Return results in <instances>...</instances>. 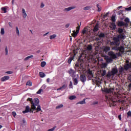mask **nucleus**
Segmentation results:
<instances>
[{
	"label": "nucleus",
	"mask_w": 131,
	"mask_h": 131,
	"mask_svg": "<svg viewBox=\"0 0 131 131\" xmlns=\"http://www.w3.org/2000/svg\"><path fill=\"white\" fill-rule=\"evenodd\" d=\"M117 32L119 33L116 37H114L113 41L110 42V46L112 47V50L113 51H116V52H119L116 54L112 51L108 52L107 55L105 57V60L107 63H112L113 60L117 58V56L120 57L123 53H124V47L120 45V40H124L126 38L125 33V29L119 28L117 30ZM117 55V56L116 55Z\"/></svg>",
	"instance_id": "1"
},
{
	"label": "nucleus",
	"mask_w": 131,
	"mask_h": 131,
	"mask_svg": "<svg viewBox=\"0 0 131 131\" xmlns=\"http://www.w3.org/2000/svg\"><path fill=\"white\" fill-rule=\"evenodd\" d=\"M27 101H29L32 104V109L33 111L36 110V106L39 105V99L37 98H34L33 100L31 98L27 99Z\"/></svg>",
	"instance_id": "2"
},
{
	"label": "nucleus",
	"mask_w": 131,
	"mask_h": 131,
	"mask_svg": "<svg viewBox=\"0 0 131 131\" xmlns=\"http://www.w3.org/2000/svg\"><path fill=\"white\" fill-rule=\"evenodd\" d=\"M129 69H131V62L125 64L124 68L121 67L119 69V73L120 74H122L123 71H127V70H129Z\"/></svg>",
	"instance_id": "3"
},
{
	"label": "nucleus",
	"mask_w": 131,
	"mask_h": 131,
	"mask_svg": "<svg viewBox=\"0 0 131 131\" xmlns=\"http://www.w3.org/2000/svg\"><path fill=\"white\" fill-rule=\"evenodd\" d=\"M101 91L102 93H104V94H112V93H113V89H108V88H104V89H101Z\"/></svg>",
	"instance_id": "4"
},
{
	"label": "nucleus",
	"mask_w": 131,
	"mask_h": 131,
	"mask_svg": "<svg viewBox=\"0 0 131 131\" xmlns=\"http://www.w3.org/2000/svg\"><path fill=\"white\" fill-rule=\"evenodd\" d=\"M96 36L98 37H96L95 40H96V41H99V40H101V39H102L103 37H105V34L103 33H100L99 34H97Z\"/></svg>",
	"instance_id": "5"
},
{
	"label": "nucleus",
	"mask_w": 131,
	"mask_h": 131,
	"mask_svg": "<svg viewBox=\"0 0 131 131\" xmlns=\"http://www.w3.org/2000/svg\"><path fill=\"white\" fill-rule=\"evenodd\" d=\"M32 110H33L32 109V107H31V109H30V107H29V106L27 105L26 106V109L25 111H23V113L24 114H25V113H28V112H31V113H33V111H32Z\"/></svg>",
	"instance_id": "6"
},
{
	"label": "nucleus",
	"mask_w": 131,
	"mask_h": 131,
	"mask_svg": "<svg viewBox=\"0 0 131 131\" xmlns=\"http://www.w3.org/2000/svg\"><path fill=\"white\" fill-rule=\"evenodd\" d=\"M20 126H22V127H25V126H26V125L27 124V122H26V120L25 119L23 118L20 121Z\"/></svg>",
	"instance_id": "7"
},
{
	"label": "nucleus",
	"mask_w": 131,
	"mask_h": 131,
	"mask_svg": "<svg viewBox=\"0 0 131 131\" xmlns=\"http://www.w3.org/2000/svg\"><path fill=\"white\" fill-rule=\"evenodd\" d=\"M80 28V26H79L77 27L76 31H73V33L72 34V35L73 37H76L77 34H78V32H79V29Z\"/></svg>",
	"instance_id": "8"
},
{
	"label": "nucleus",
	"mask_w": 131,
	"mask_h": 131,
	"mask_svg": "<svg viewBox=\"0 0 131 131\" xmlns=\"http://www.w3.org/2000/svg\"><path fill=\"white\" fill-rule=\"evenodd\" d=\"M69 73L70 75V76H72V77H74L75 76V73H76V72L74 71V70L72 69H70L69 70Z\"/></svg>",
	"instance_id": "9"
},
{
	"label": "nucleus",
	"mask_w": 131,
	"mask_h": 131,
	"mask_svg": "<svg viewBox=\"0 0 131 131\" xmlns=\"http://www.w3.org/2000/svg\"><path fill=\"white\" fill-rule=\"evenodd\" d=\"M80 79L82 82H85L86 81V76L84 75H81Z\"/></svg>",
	"instance_id": "10"
},
{
	"label": "nucleus",
	"mask_w": 131,
	"mask_h": 131,
	"mask_svg": "<svg viewBox=\"0 0 131 131\" xmlns=\"http://www.w3.org/2000/svg\"><path fill=\"white\" fill-rule=\"evenodd\" d=\"M9 79H10V76H5L1 78V81L4 82L5 81H7V80H9Z\"/></svg>",
	"instance_id": "11"
},
{
	"label": "nucleus",
	"mask_w": 131,
	"mask_h": 131,
	"mask_svg": "<svg viewBox=\"0 0 131 131\" xmlns=\"http://www.w3.org/2000/svg\"><path fill=\"white\" fill-rule=\"evenodd\" d=\"M74 53V55L73 56H72L71 57H70L68 60V63H69V64H70V63H71L72 60H73V59H74V57H75L76 56V54H75V51H73Z\"/></svg>",
	"instance_id": "12"
},
{
	"label": "nucleus",
	"mask_w": 131,
	"mask_h": 131,
	"mask_svg": "<svg viewBox=\"0 0 131 131\" xmlns=\"http://www.w3.org/2000/svg\"><path fill=\"white\" fill-rule=\"evenodd\" d=\"M73 9H75V7L72 6V7H69L67 8H64L63 9V11H64V12H69V11H71V10H73Z\"/></svg>",
	"instance_id": "13"
},
{
	"label": "nucleus",
	"mask_w": 131,
	"mask_h": 131,
	"mask_svg": "<svg viewBox=\"0 0 131 131\" xmlns=\"http://www.w3.org/2000/svg\"><path fill=\"white\" fill-rule=\"evenodd\" d=\"M118 72V71L117 70V69L116 68H113L112 70V75H113V76H114L116 74V73H117Z\"/></svg>",
	"instance_id": "14"
},
{
	"label": "nucleus",
	"mask_w": 131,
	"mask_h": 131,
	"mask_svg": "<svg viewBox=\"0 0 131 131\" xmlns=\"http://www.w3.org/2000/svg\"><path fill=\"white\" fill-rule=\"evenodd\" d=\"M66 88H67V85L64 84L61 87L57 89L56 91H64V90H66Z\"/></svg>",
	"instance_id": "15"
},
{
	"label": "nucleus",
	"mask_w": 131,
	"mask_h": 131,
	"mask_svg": "<svg viewBox=\"0 0 131 131\" xmlns=\"http://www.w3.org/2000/svg\"><path fill=\"white\" fill-rule=\"evenodd\" d=\"M22 15L24 19L27 17V13H26V11H25V9L24 8L22 9Z\"/></svg>",
	"instance_id": "16"
},
{
	"label": "nucleus",
	"mask_w": 131,
	"mask_h": 131,
	"mask_svg": "<svg viewBox=\"0 0 131 131\" xmlns=\"http://www.w3.org/2000/svg\"><path fill=\"white\" fill-rule=\"evenodd\" d=\"M118 26H125L126 23L123 22V21H120L118 23Z\"/></svg>",
	"instance_id": "17"
},
{
	"label": "nucleus",
	"mask_w": 131,
	"mask_h": 131,
	"mask_svg": "<svg viewBox=\"0 0 131 131\" xmlns=\"http://www.w3.org/2000/svg\"><path fill=\"white\" fill-rule=\"evenodd\" d=\"M98 30H99V25L98 24H96L95 25V26L94 27V28L93 31H94V32L96 33Z\"/></svg>",
	"instance_id": "18"
},
{
	"label": "nucleus",
	"mask_w": 131,
	"mask_h": 131,
	"mask_svg": "<svg viewBox=\"0 0 131 131\" xmlns=\"http://www.w3.org/2000/svg\"><path fill=\"white\" fill-rule=\"evenodd\" d=\"M110 27L112 30H115V29H116V25H115V23H112Z\"/></svg>",
	"instance_id": "19"
},
{
	"label": "nucleus",
	"mask_w": 131,
	"mask_h": 131,
	"mask_svg": "<svg viewBox=\"0 0 131 131\" xmlns=\"http://www.w3.org/2000/svg\"><path fill=\"white\" fill-rule=\"evenodd\" d=\"M111 50V48L109 46H105L104 48V51L105 52V53H107V52H109Z\"/></svg>",
	"instance_id": "20"
},
{
	"label": "nucleus",
	"mask_w": 131,
	"mask_h": 131,
	"mask_svg": "<svg viewBox=\"0 0 131 131\" xmlns=\"http://www.w3.org/2000/svg\"><path fill=\"white\" fill-rule=\"evenodd\" d=\"M73 80L74 85H77V84H78V80H77V79L76 78H73Z\"/></svg>",
	"instance_id": "21"
},
{
	"label": "nucleus",
	"mask_w": 131,
	"mask_h": 131,
	"mask_svg": "<svg viewBox=\"0 0 131 131\" xmlns=\"http://www.w3.org/2000/svg\"><path fill=\"white\" fill-rule=\"evenodd\" d=\"M93 50V46L92 45H89L86 47L87 51H92Z\"/></svg>",
	"instance_id": "22"
},
{
	"label": "nucleus",
	"mask_w": 131,
	"mask_h": 131,
	"mask_svg": "<svg viewBox=\"0 0 131 131\" xmlns=\"http://www.w3.org/2000/svg\"><path fill=\"white\" fill-rule=\"evenodd\" d=\"M107 73V71L103 70L101 71V76H105Z\"/></svg>",
	"instance_id": "23"
},
{
	"label": "nucleus",
	"mask_w": 131,
	"mask_h": 131,
	"mask_svg": "<svg viewBox=\"0 0 131 131\" xmlns=\"http://www.w3.org/2000/svg\"><path fill=\"white\" fill-rule=\"evenodd\" d=\"M78 104H80L81 105H83V104H85V99H84L83 100L77 103V105H78Z\"/></svg>",
	"instance_id": "24"
},
{
	"label": "nucleus",
	"mask_w": 131,
	"mask_h": 131,
	"mask_svg": "<svg viewBox=\"0 0 131 131\" xmlns=\"http://www.w3.org/2000/svg\"><path fill=\"white\" fill-rule=\"evenodd\" d=\"M39 74L40 77H41V78L46 77L45 73H43L42 72H39Z\"/></svg>",
	"instance_id": "25"
},
{
	"label": "nucleus",
	"mask_w": 131,
	"mask_h": 131,
	"mask_svg": "<svg viewBox=\"0 0 131 131\" xmlns=\"http://www.w3.org/2000/svg\"><path fill=\"white\" fill-rule=\"evenodd\" d=\"M69 100H74V99H76V96L75 95H72L69 97Z\"/></svg>",
	"instance_id": "26"
},
{
	"label": "nucleus",
	"mask_w": 131,
	"mask_h": 131,
	"mask_svg": "<svg viewBox=\"0 0 131 131\" xmlns=\"http://www.w3.org/2000/svg\"><path fill=\"white\" fill-rule=\"evenodd\" d=\"M87 74L88 75H94V74H93V72L91 71L90 69H89L87 71Z\"/></svg>",
	"instance_id": "27"
},
{
	"label": "nucleus",
	"mask_w": 131,
	"mask_h": 131,
	"mask_svg": "<svg viewBox=\"0 0 131 131\" xmlns=\"http://www.w3.org/2000/svg\"><path fill=\"white\" fill-rule=\"evenodd\" d=\"M111 76H112V73L111 72H108L106 77H108V78H110Z\"/></svg>",
	"instance_id": "28"
},
{
	"label": "nucleus",
	"mask_w": 131,
	"mask_h": 131,
	"mask_svg": "<svg viewBox=\"0 0 131 131\" xmlns=\"http://www.w3.org/2000/svg\"><path fill=\"white\" fill-rule=\"evenodd\" d=\"M30 58H33V55H30L27 57H26L24 59L25 61H27V60H29Z\"/></svg>",
	"instance_id": "29"
},
{
	"label": "nucleus",
	"mask_w": 131,
	"mask_h": 131,
	"mask_svg": "<svg viewBox=\"0 0 131 131\" xmlns=\"http://www.w3.org/2000/svg\"><path fill=\"white\" fill-rule=\"evenodd\" d=\"M46 65H47V62H46V61H42L41 62V67L43 68Z\"/></svg>",
	"instance_id": "30"
},
{
	"label": "nucleus",
	"mask_w": 131,
	"mask_h": 131,
	"mask_svg": "<svg viewBox=\"0 0 131 131\" xmlns=\"http://www.w3.org/2000/svg\"><path fill=\"white\" fill-rule=\"evenodd\" d=\"M57 37V35L56 34L52 35L50 36V39H54V38Z\"/></svg>",
	"instance_id": "31"
},
{
	"label": "nucleus",
	"mask_w": 131,
	"mask_h": 131,
	"mask_svg": "<svg viewBox=\"0 0 131 131\" xmlns=\"http://www.w3.org/2000/svg\"><path fill=\"white\" fill-rule=\"evenodd\" d=\"M37 107L36 108V111L38 112L39 111H41V108L40 107V105H39V104H38Z\"/></svg>",
	"instance_id": "32"
},
{
	"label": "nucleus",
	"mask_w": 131,
	"mask_h": 131,
	"mask_svg": "<svg viewBox=\"0 0 131 131\" xmlns=\"http://www.w3.org/2000/svg\"><path fill=\"white\" fill-rule=\"evenodd\" d=\"M108 64H107V63H103L101 65L102 68H106Z\"/></svg>",
	"instance_id": "33"
},
{
	"label": "nucleus",
	"mask_w": 131,
	"mask_h": 131,
	"mask_svg": "<svg viewBox=\"0 0 131 131\" xmlns=\"http://www.w3.org/2000/svg\"><path fill=\"white\" fill-rule=\"evenodd\" d=\"M1 10H2L3 13H7V8H6V7H2Z\"/></svg>",
	"instance_id": "34"
},
{
	"label": "nucleus",
	"mask_w": 131,
	"mask_h": 131,
	"mask_svg": "<svg viewBox=\"0 0 131 131\" xmlns=\"http://www.w3.org/2000/svg\"><path fill=\"white\" fill-rule=\"evenodd\" d=\"M26 85L31 86V85H32V82H31V81H29L27 82Z\"/></svg>",
	"instance_id": "35"
},
{
	"label": "nucleus",
	"mask_w": 131,
	"mask_h": 131,
	"mask_svg": "<svg viewBox=\"0 0 131 131\" xmlns=\"http://www.w3.org/2000/svg\"><path fill=\"white\" fill-rule=\"evenodd\" d=\"M111 19H112V21L113 22H115V21H116V19L115 18V15H113L112 16Z\"/></svg>",
	"instance_id": "36"
},
{
	"label": "nucleus",
	"mask_w": 131,
	"mask_h": 131,
	"mask_svg": "<svg viewBox=\"0 0 131 131\" xmlns=\"http://www.w3.org/2000/svg\"><path fill=\"white\" fill-rule=\"evenodd\" d=\"M88 79L91 80L94 77V75H88Z\"/></svg>",
	"instance_id": "37"
},
{
	"label": "nucleus",
	"mask_w": 131,
	"mask_h": 131,
	"mask_svg": "<svg viewBox=\"0 0 131 131\" xmlns=\"http://www.w3.org/2000/svg\"><path fill=\"white\" fill-rule=\"evenodd\" d=\"M1 33L2 35H4L5 34V29L1 28Z\"/></svg>",
	"instance_id": "38"
},
{
	"label": "nucleus",
	"mask_w": 131,
	"mask_h": 131,
	"mask_svg": "<svg viewBox=\"0 0 131 131\" xmlns=\"http://www.w3.org/2000/svg\"><path fill=\"white\" fill-rule=\"evenodd\" d=\"M63 104H60L59 105L56 106V109H60V108L63 107Z\"/></svg>",
	"instance_id": "39"
},
{
	"label": "nucleus",
	"mask_w": 131,
	"mask_h": 131,
	"mask_svg": "<svg viewBox=\"0 0 131 131\" xmlns=\"http://www.w3.org/2000/svg\"><path fill=\"white\" fill-rule=\"evenodd\" d=\"M97 7L98 8V12H101L102 9H101V7H100V5L99 4L97 5Z\"/></svg>",
	"instance_id": "40"
},
{
	"label": "nucleus",
	"mask_w": 131,
	"mask_h": 131,
	"mask_svg": "<svg viewBox=\"0 0 131 131\" xmlns=\"http://www.w3.org/2000/svg\"><path fill=\"white\" fill-rule=\"evenodd\" d=\"M41 92H42V89H40L36 92V94L40 95L41 94Z\"/></svg>",
	"instance_id": "41"
},
{
	"label": "nucleus",
	"mask_w": 131,
	"mask_h": 131,
	"mask_svg": "<svg viewBox=\"0 0 131 131\" xmlns=\"http://www.w3.org/2000/svg\"><path fill=\"white\" fill-rule=\"evenodd\" d=\"M125 22H126V23H129V18H126L124 19Z\"/></svg>",
	"instance_id": "42"
},
{
	"label": "nucleus",
	"mask_w": 131,
	"mask_h": 131,
	"mask_svg": "<svg viewBox=\"0 0 131 131\" xmlns=\"http://www.w3.org/2000/svg\"><path fill=\"white\" fill-rule=\"evenodd\" d=\"M127 114V117H131V111H130L128 112Z\"/></svg>",
	"instance_id": "43"
},
{
	"label": "nucleus",
	"mask_w": 131,
	"mask_h": 131,
	"mask_svg": "<svg viewBox=\"0 0 131 131\" xmlns=\"http://www.w3.org/2000/svg\"><path fill=\"white\" fill-rule=\"evenodd\" d=\"M12 115L14 117H15L17 115V114L16 113V112H12Z\"/></svg>",
	"instance_id": "44"
},
{
	"label": "nucleus",
	"mask_w": 131,
	"mask_h": 131,
	"mask_svg": "<svg viewBox=\"0 0 131 131\" xmlns=\"http://www.w3.org/2000/svg\"><path fill=\"white\" fill-rule=\"evenodd\" d=\"M90 7L87 6V7H84V8H83V10H84L85 11H88V10H90Z\"/></svg>",
	"instance_id": "45"
},
{
	"label": "nucleus",
	"mask_w": 131,
	"mask_h": 131,
	"mask_svg": "<svg viewBox=\"0 0 131 131\" xmlns=\"http://www.w3.org/2000/svg\"><path fill=\"white\" fill-rule=\"evenodd\" d=\"M6 73L7 74H12L13 72H12V71H9L6 72Z\"/></svg>",
	"instance_id": "46"
},
{
	"label": "nucleus",
	"mask_w": 131,
	"mask_h": 131,
	"mask_svg": "<svg viewBox=\"0 0 131 131\" xmlns=\"http://www.w3.org/2000/svg\"><path fill=\"white\" fill-rule=\"evenodd\" d=\"M69 86H70V88H71V89H72L73 88V86H72V81L70 82Z\"/></svg>",
	"instance_id": "47"
},
{
	"label": "nucleus",
	"mask_w": 131,
	"mask_h": 131,
	"mask_svg": "<svg viewBox=\"0 0 131 131\" xmlns=\"http://www.w3.org/2000/svg\"><path fill=\"white\" fill-rule=\"evenodd\" d=\"M8 52H9V51L8 50V48L7 47H6V48H5L6 55H8Z\"/></svg>",
	"instance_id": "48"
},
{
	"label": "nucleus",
	"mask_w": 131,
	"mask_h": 131,
	"mask_svg": "<svg viewBox=\"0 0 131 131\" xmlns=\"http://www.w3.org/2000/svg\"><path fill=\"white\" fill-rule=\"evenodd\" d=\"M82 33L83 34H85V33H86V30L83 29V30H82Z\"/></svg>",
	"instance_id": "49"
},
{
	"label": "nucleus",
	"mask_w": 131,
	"mask_h": 131,
	"mask_svg": "<svg viewBox=\"0 0 131 131\" xmlns=\"http://www.w3.org/2000/svg\"><path fill=\"white\" fill-rule=\"evenodd\" d=\"M43 7H45V4H43V3H41V5H40L41 9H42V8H43Z\"/></svg>",
	"instance_id": "50"
},
{
	"label": "nucleus",
	"mask_w": 131,
	"mask_h": 131,
	"mask_svg": "<svg viewBox=\"0 0 131 131\" xmlns=\"http://www.w3.org/2000/svg\"><path fill=\"white\" fill-rule=\"evenodd\" d=\"M126 11H131V6L129 8H125Z\"/></svg>",
	"instance_id": "51"
},
{
	"label": "nucleus",
	"mask_w": 131,
	"mask_h": 131,
	"mask_svg": "<svg viewBox=\"0 0 131 131\" xmlns=\"http://www.w3.org/2000/svg\"><path fill=\"white\" fill-rule=\"evenodd\" d=\"M46 85L43 84V85L41 86V89H42L43 90H45V89H46Z\"/></svg>",
	"instance_id": "52"
},
{
	"label": "nucleus",
	"mask_w": 131,
	"mask_h": 131,
	"mask_svg": "<svg viewBox=\"0 0 131 131\" xmlns=\"http://www.w3.org/2000/svg\"><path fill=\"white\" fill-rule=\"evenodd\" d=\"M128 80H129L130 82H131V75L128 76Z\"/></svg>",
	"instance_id": "53"
},
{
	"label": "nucleus",
	"mask_w": 131,
	"mask_h": 131,
	"mask_svg": "<svg viewBox=\"0 0 131 131\" xmlns=\"http://www.w3.org/2000/svg\"><path fill=\"white\" fill-rule=\"evenodd\" d=\"M69 26H70V24H68L66 25V26H65L66 28H68V27H69Z\"/></svg>",
	"instance_id": "54"
},
{
	"label": "nucleus",
	"mask_w": 131,
	"mask_h": 131,
	"mask_svg": "<svg viewBox=\"0 0 131 131\" xmlns=\"http://www.w3.org/2000/svg\"><path fill=\"white\" fill-rule=\"evenodd\" d=\"M98 103H99L98 101H94L93 102V105H97Z\"/></svg>",
	"instance_id": "55"
},
{
	"label": "nucleus",
	"mask_w": 131,
	"mask_h": 131,
	"mask_svg": "<svg viewBox=\"0 0 131 131\" xmlns=\"http://www.w3.org/2000/svg\"><path fill=\"white\" fill-rule=\"evenodd\" d=\"M17 34H18V35H19V34H20V32H19V29L18 28H17Z\"/></svg>",
	"instance_id": "56"
},
{
	"label": "nucleus",
	"mask_w": 131,
	"mask_h": 131,
	"mask_svg": "<svg viewBox=\"0 0 131 131\" xmlns=\"http://www.w3.org/2000/svg\"><path fill=\"white\" fill-rule=\"evenodd\" d=\"M118 118H119V120H121V115H119L118 116Z\"/></svg>",
	"instance_id": "57"
},
{
	"label": "nucleus",
	"mask_w": 131,
	"mask_h": 131,
	"mask_svg": "<svg viewBox=\"0 0 131 131\" xmlns=\"http://www.w3.org/2000/svg\"><path fill=\"white\" fill-rule=\"evenodd\" d=\"M49 32H47L46 33H45V34H43V36H47V35H48V34H49Z\"/></svg>",
	"instance_id": "58"
},
{
	"label": "nucleus",
	"mask_w": 131,
	"mask_h": 131,
	"mask_svg": "<svg viewBox=\"0 0 131 131\" xmlns=\"http://www.w3.org/2000/svg\"><path fill=\"white\" fill-rule=\"evenodd\" d=\"M128 88H129V89L130 90V89H131V82H130V83H129V84L128 85Z\"/></svg>",
	"instance_id": "59"
},
{
	"label": "nucleus",
	"mask_w": 131,
	"mask_h": 131,
	"mask_svg": "<svg viewBox=\"0 0 131 131\" xmlns=\"http://www.w3.org/2000/svg\"><path fill=\"white\" fill-rule=\"evenodd\" d=\"M8 24H9V26H10V27H12V23H8Z\"/></svg>",
	"instance_id": "60"
},
{
	"label": "nucleus",
	"mask_w": 131,
	"mask_h": 131,
	"mask_svg": "<svg viewBox=\"0 0 131 131\" xmlns=\"http://www.w3.org/2000/svg\"><path fill=\"white\" fill-rule=\"evenodd\" d=\"M75 66H76V67H79V64L76 63V64H75Z\"/></svg>",
	"instance_id": "61"
},
{
	"label": "nucleus",
	"mask_w": 131,
	"mask_h": 131,
	"mask_svg": "<svg viewBox=\"0 0 131 131\" xmlns=\"http://www.w3.org/2000/svg\"><path fill=\"white\" fill-rule=\"evenodd\" d=\"M47 82H50V78H48L47 79Z\"/></svg>",
	"instance_id": "62"
},
{
	"label": "nucleus",
	"mask_w": 131,
	"mask_h": 131,
	"mask_svg": "<svg viewBox=\"0 0 131 131\" xmlns=\"http://www.w3.org/2000/svg\"><path fill=\"white\" fill-rule=\"evenodd\" d=\"M37 53H40V50H38L37 51Z\"/></svg>",
	"instance_id": "63"
},
{
	"label": "nucleus",
	"mask_w": 131,
	"mask_h": 131,
	"mask_svg": "<svg viewBox=\"0 0 131 131\" xmlns=\"http://www.w3.org/2000/svg\"><path fill=\"white\" fill-rule=\"evenodd\" d=\"M118 8V9H121V8H122V6H119Z\"/></svg>",
	"instance_id": "64"
}]
</instances>
